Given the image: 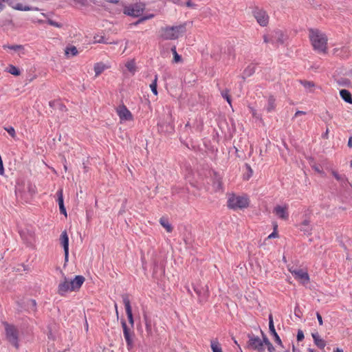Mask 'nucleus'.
Segmentation results:
<instances>
[{
    "instance_id": "1",
    "label": "nucleus",
    "mask_w": 352,
    "mask_h": 352,
    "mask_svg": "<svg viewBox=\"0 0 352 352\" xmlns=\"http://www.w3.org/2000/svg\"><path fill=\"white\" fill-rule=\"evenodd\" d=\"M190 22H184L179 25L166 26L160 29V36L164 40H175L186 32V27Z\"/></svg>"
},
{
    "instance_id": "2",
    "label": "nucleus",
    "mask_w": 352,
    "mask_h": 352,
    "mask_svg": "<svg viewBox=\"0 0 352 352\" xmlns=\"http://www.w3.org/2000/svg\"><path fill=\"white\" fill-rule=\"evenodd\" d=\"M309 38L315 50L326 52L327 37L318 29H309Z\"/></svg>"
},
{
    "instance_id": "3",
    "label": "nucleus",
    "mask_w": 352,
    "mask_h": 352,
    "mask_svg": "<svg viewBox=\"0 0 352 352\" xmlns=\"http://www.w3.org/2000/svg\"><path fill=\"white\" fill-rule=\"evenodd\" d=\"M143 319L145 324L146 338L149 342L157 343L160 339V332L158 328L145 313L143 314Z\"/></svg>"
},
{
    "instance_id": "4",
    "label": "nucleus",
    "mask_w": 352,
    "mask_h": 352,
    "mask_svg": "<svg viewBox=\"0 0 352 352\" xmlns=\"http://www.w3.org/2000/svg\"><path fill=\"white\" fill-rule=\"evenodd\" d=\"M249 199L246 196H236L234 194L228 199L227 206L230 209L236 210L246 208L249 206Z\"/></svg>"
},
{
    "instance_id": "5",
    "label": "nucleus",
    "mask_w": 352,
    "mask_h": 352,
    "mask_svg": "<svg viewBox=\"0 0 352 352\" xmlns=\"http://www.w3.org/2000/svg\"><path fill=\"white\" fill-rule=\"evenodd\" d=\"M6 336L8 342L16 349L19 346V332L17 329L12 324H5Z\"/></svg>"
},
{
    "instance_id": "6",
    "label": "nucleus",
    "mask_w": 352,
    "mask_h": 352,
    "mask_svg": "<svg viewBox=\"0 0 352 352\" xmlns=\"http://www.w3.org/2000/svg\"><path fill=\"white\" fill-rule=\"evenodd\" d=\"M248 341L247 342V347L248 349L258 352L265 351L263 342H261V339L258 336H255L253 333H249L248 335Z\"/></svg>"
},
{
    "instance_id": "7",
    "label": "nucleus",
    "mask_w": 352,
    "mask_h": 352,
    "mask_svg": "<svg viewBox=\"0 0 352 352\" xmlns=\"http://www.w3.org/2000/svg\"><path fill=\"white\" fill-rule=\"evenodd\" d=\"M144 9L145 6L144 4L136 3L124 7L123 12L128 16L138 17L141 16Z\"/></svg>"
},
{
    "instance_id": "8",
    "label": "nucleus",
    "mask_w": 352,
    "mask_h": 352,
    "mask_svg": "<svg viewBox=\"0 0 352 352\" xmlns=\"http://www.w3.org/2000/svg\"><path fill=\"white\" fill-rule=\"evenodd\" d=\"M193 289L198 296V300L200 303H204L208 300L209 297V290L207 285L204 286H194Z\"/></svg>"
},
{
    "instance_id": "9",
    "label": "nucleus",
    "mask_w": 352,
    "mask_h": 352,
    "mask_svg": "<svg viewBox=\"0 0 352 352\" xmlns=\"http://www.w3.org/2000/svg\"><path fill=\"white\" fill-rule=\"evenodd\" d=\"M253 15L260 25L264 27L267 25L269 16L265 10L256 8L253 11Z\"/></svg>"
},
{
    "instance_id": "10",
    "label": "nucleus",
    "mask_w": 352,
    "mask_h": 352,
    "mask_svg": "<svg viewBox=\"0 0 352 352\" xmlns=\"http://www.w3.org/2000/svg\"><path fill=\"white\" fill-rule=\"evenodd\" d=\"M122 301L124 305L126 313L127 315V318L129 320V324L131 325V327H133L134 324V320L132 313V309L131 306L130 300L129 298V296L126 294L122 295Z\"/></svg>"
},
{
    "instance_id": "11",
    "label": "nucleus",
    "mask_w": 352,
    "mask_h": 352,
    "mask_svg": "<svg viewBox=\"0 0 352 352\" xmlns=\"http://www.w3.org/2000/svg\"><path fill=\"white\" fill-rule=\"evenodd\" d=\"M117 113L121 120H132L133 115L124 104L119 105L116 109Z\"/></svg>"
},
{
    "instance_id": "12",
    "label": "nucleus",
    "mask_w": 352,
    "mask_h": 352,
    "mask_svg": "<svg viewBox=\"0 0 352 352\" xmlns=\"http://www.w3.org/2000/svg\"><path fill=\"white\" fill-rule=\"evenodd\" d=\"M291 272L296 279L300 280L302 284L305 285L309 282V276L307 272L302 270H294Z\"/></svg>"
},
{
    "instance_id": "13",
    "label": "nucleus",
    "mask_w": 352,
    "mask_h": 352,
    "mask_svg": "<svg viewBox=\"0 0 352 352\" xmlns=\"http://www.w3.org/2000/svg\"><path fill=\"white\" fill-rule=\"evenodd\" d=\"M23 303L24 306H21V308L19 309V312L26 311L29 313H35L36 311V302L34 299H28L25 302H23Z\"/></svg>"
},
{
    "instance_id": "14",
    "label": "nucleus",
    "mask_w": 352,
    "mask_h": 352,
    "mask_svg": "<svg viewBox=\"0 0 352 352\" xmlns=\"http://www.w3.org/2000/svg\"><path fill=\"white\" fill-rule=\"evenodd\" d=\"M121 324L123 329L124 337L126 342L127 349L130 350L133 347V342L129 331V329L128 328L125 320H122L121 321Z\"/></svg>"
},
{
    "instance_id": "15",
    "label": "nucleus",
    "mask_w": 352,
    "mask_h": 352,
    "mask_svg": "<svg viewBox=\"0 0 352 352\" xmlns=\"http://www.w3.org/2000/svg\"><path fill=\"white\" fill-rule=\"evenodd\" d=\"M60 241L61 245L63 247L65 260L67 262L68 261L69 256V237L65 230L61 233L60 236Z\"/></svg>"
},
{
    "instance_id": "16",
    "label": "nucleus",
    "mask_w": 352,
    "mask_h": 352,
    "mask_svg": "<svg viewBox=\"0 0 352 352\" xmlns=\"http://www.w3.org/2000/svg\"><path fill=\"white\" fill-rule=\"evenodd\" d=\"M85 278L83 276L77 275L73 280H70L71 291H78L82 285Z\"/></svg>"
},
{
    "instance_id": "17",
    "label": "nucleus",
    "mask_w": 352,
    "mask_h": 352,
    "mask_svg": "<svg viewBox=\"0 0 352 352\" xmlns=\"http://www.w3.org/2000/svg\"><path fill=\"white\" fill-rule=\"evenodd\" d=\"M71 291L70 281L64 276V280L59 283L58 286V293L59 295L63 296L67 292Z\"/></svg>"
},
{
    "instance_id": "18",
    "label": "nucleus",
    "mask_w": 352,
    "mask_h": 352,
    "mask_svg": "<svg viewBox=\"0 0 352 352\" xmlns=\"http://www.w3.org/2000/svg\"><path fill=\"white\" fill-rule=\"evenodd\" d=\"M274 212L281 219L286 220L289 218V213L287 212V206H281L278 205L274 208Z\"/></svg>"
},
{
    "instance_id": "19",
    "label": "nucleus",
    "mask_w": 352,
    "mask_h": 352,
    "mask_svg": "<svg viewBox=\"0 0 352 352\" xmlns=\"http://www.w3.org/2000/svg\"><path fill=\"white\" fill-rule=\"evenodd\" d=\"M56 195L58 197L57 201L58 204L60 212L65 216H67L66 208L64 206L63 189H59L56 192Z\"/></svg>"
},
{
    "instance_id": "20",
    "label": "nucleus",
    "mask_w": 352,
    "mask_h": 352,
    "mask_svg": "<svg viewBox=\"0 0 352 352\" xmlns=\"http://www.w3.org/2000/svg\"><path fill=\"white\" fill-rule=\"evenodd\" d=\"M314 344L320 349H323L326 346V342L320 338L318 332L311 333Z\"/></svg>"
},
{
    "instance_id": "21",
    "label": "nucleus",
    "mask_w": 352,
    "mask_h": 352,
    "mask_svg": "<svg viewBox=\"0 0 352 352\" xmlns=\"http://www.w3.org/2000/svg\"><path fill=\"white\" fill-rule=\"evenodd\" d=\"M3 47L5 50L8 48L14 52H18L19 55L25 54L24 46L22 45H4Z\"/></svg>"
},
{
    "instance_id": "22",
    "label": "nucleus",
    "mask_w": 352,
    "mask_h": 352,
    "mask_svg": "<svg viewBox=\"0 0 352 352\" xmlns=\"http://www.w3.org/2000/svg\"><path fill=\"white\" fill-rule=\"evenodd\" d=\"M300 230L306 235L311 234L312 228L309 225V221L305 219L300 224Z\"/></svg>"
},
{
    "instance_id": "23",
    "label": "nucleus",
    "mask_w": 352,
    "mask_h": 352,
    "mask_svg": "<svg viewBox=\"0 0 352 352\" xmlns=\"http://www.w3.org/2000/svg\"><path fill=\"white\" fill-rule=\"evenodd\" d=\"M340 96L346 102L349 104L352 103V95L348 90L341 89L340 91Z\"/></svg>"
},
{
    "instance_id": "24",
    "label": "nucleus",
    "mask_w": 352,
    "mask_h": 352,
    "mask_svg": "<svg viewBox=\"0 0 352 352\" xmlns=\"http://www.w3.org/2000/svg\"><path fill=\"white\" fill-rule=\"evenodd\" d=\"M276 99L273 96H270L267 100V104L266 105V110L267 112L273 111L276 108Z\"/></svg>"
},
{
    "instance_id": "25",
    "label": "nucleus",
    "mask_w": 352,
    "mask_h": 352,
    "mask_svg": "<svg viewBox=\"0 0 352 352\" xmlns=\"http://www.w3.org/2000/svg\"><path fill=\"white\" fill-rule=\"evenodd\" d=\"M272 38L274 39V43H277L278 44H283V34L280 30H276L273 33Z\"/></svg>"
},
{
    "instance_id": "26",
    "label": "nucleus",
    "mask_w": 352,
    "mask_h": 352,
    "mask_svg": "<svg viewBox=\"0 0 352 352\" xmlns=\"http://www.w3.org/2000/svg\"><path fill=\"white\" fill-rule=\"evenodd\" d=\"M210 347L212 352H223L221 344L217 339L210 341Z\"/></svg>"
},
{
    "instance_id": "27",
    "label": "nucleus",
    "mask_w": 352,
    "mask_h": 352,
    "mask_svg": "<svg viewBox=\"0 0 352 352\" xmlns=\"http://www.w3.org/2000/svg\"><path fill=\"white\" fill-rule=\"evenodd\" d=\"M105 69V65L102 63H96L94 65V72L96 76L101 74Z\"/></svg>"
},
{
    "instance_id": "28",
    "label": "nucleus",
    "mask_w": 352,
    "mask_h": 352,
    "mask_svg": "<svg viewBox=\"0 0 352 352\" xmlns=\"http://www.w3.org/2000/svg\"><path fill=\"white\" fill-rule=\"evenodd\" d=\"M65 53L67 56H69V54L74 56L78 54V50L75 46L69 45L65 48Z\"/></svg>"
},
{
    "instance_id": "29",
    "label": "nucleus",
    "mask_w": 352,
    "mask_h": 352,
    "mask_svg": "<svg viewBox=\"0 0 352 352\" xmlns=\"http://www.w3.org/2000/svg\"><path fill=\"white\" fill-rule=\"evenodd\" d=\"M255 72V67L253 65L248 66L243 72V78L251 76Z\"/></svg>"
},
{
    "instance_id": "30",
    "label": "nucleus",
    "mask_w": 352,
    "mask_h": 352,
    "mask_svg": "<svg viewBox=\"0 0 352 352\" xmlns=\"http://www.w3.org/2000/svg\"><path fill=\"white\" fill-rule=\"evenodd\" d=\"M160 224L168 232H171L173 230L172 226L168 223V221L163 218L160 219Z\"/></svg>"
},
{
    "instance_id": "31",
    "label": "nucleus",
    "mask_w": 352,
    "mask_h": 352,
    "mask_svg": "<svg viewBox=\"0 0 352 352\" xmlns=\"http://www.w3.org/2000/svg\"><path fill=\"white\" fill-rule=\"evenodd\" d=\"M170 50L173 54V62L179 63L182 61V56L177 54L176 47L175 45L171 47Z\"/></svg>"
},
{
    "instance_id": "32",
    "label": "nucleus",
    "mask_w": 352,
    "mask_h": 352,
    "mask_svg": "<svg viewBox=\"0 0 352 352\" xmlns=\"http://www.w3.org/2000/svg\"><path fill=\"white\" fill-rule=\"evenodd\" d=\"M8 72L10 74H11L14 76H19L21 74L19 69L12 65H9V67L8 68Z\"/></svg>"
},
{
    "instance_id": "33",
    "label": "nucleus",
    "mask_w": 352,
    "mask_h": 352,
    "mask_svg": "<svg viewBox=\"0 0 352 352\" xmlns=\"http://www.w3.org/2000/svg\"><path fill=\"white\" fill-rule=\"evenodd\" d=\"M331 173L332 175L335 177V179L338 182H344L347 180L344 175H340L338 172L335 170H333Z\"/></svg>"
},
{
    "instance_id": "34",
    "label": "nucleus",
    "mask_w": 352,
    "mask_h": 352,
    "mask_svg": "<svg viewBox=\"0 0 352 352\" xmlns=\"http://www.w3.org/2000/svg\"><path fill=\"white\" fill-rule=\"evenodd\" d=\"M157 75L156 74L155 76L154 80H153L152 83L150 85V87H151V91L155 96L157 95Z\"/></svg>"
},
{
    "instance_id": "35",
    "label": "nucleus",
    "mask_w": 352,
    "mask_h": 352,
    "mask_svg": "<svg viewBox=\"0 0 352 352\" xmlns=\"http://www.w3.org/2000/svg\"><path fill=\"white\" fill-rule=\"evenodd\" d=\"M245 167L246 168L247 173H246V175H245L244 179L246 180H248L252 177V175L253 174V170H252L250 165L248 164H245Z\"/></svg>"
},
{
    "instance_id": "36",
    "label": "nucleus",
    "mask_w": 352,
    "mask_h": 352,
    "mask_svg": "<svg viewBox=\"0 0 352 352\" xmlns=\"http://www.w3.org/2000/svg\"><path fill=\"white\" fill-rule=\"evenodd\" d=\"M125 66L129 72L132 73L135 72V63L134 60H130L127 62Z\"/></svg>"
},
{
    "instance_id": "37",
    "label": "nucleus",
    "mask_w": 352,
    "mask_h": 352,
    "mask_svg": "<svg viewBox=\"0 0 352 352\" xmlns=\"http://www.w3.org/2000/svg\"><path fill=\"white\" fill-rule=\"evenodd\" d=\"M300 84L307 89H309L315 86L314 83L312 81L307 80H300Z\"/></svg>"
},
{
    "instance_id": "38",
    "label": "nucleus",
    "mask_w": 352,
    "mask_h": 352,
    "mask_svg": "<svg viewBox=\"0 0 352 352\" xmlns=\"http://www.w3.org/2000/svg\"><path fill=\"white\" fill-rule=\"evenodd\" d=\"M153 17H154V14H148L146 16H141L134 24L135 25L140 24L144 21H145L148 19H152Z\"/></svg>"
},
{
    "instance_id": "39",
    "label": "nucleus",
    "mask_w": 352,
    "mask_h": 352,
    "mask_svg": "<svg viewBox=\"0 0 352 352\" xmlns=\"http://www.w3.org/2000/svg\"><path fill=\"white\" fill-rule=\"evenodd\" d=\"M221 96L226 100V101L230 104H231V98L229 95V90L228 89H225L223 91H221Z\"/></svg>"
},
{
    "instance_id": "40",
    "label": "nucleus",
    "mask_w": 352,
    "mask_h": 352,
    "mask_svg": "<svg viewBox=\"0 0 352 352\" xmlns=\"http://www.w3.org/2000/svg\"><path fill=\"white\" fill-rule=\"evenodd\" d=\"M4 129L9 133V135L12 138H14L16 137V132H15V129H14V127L9 126L7 127H4Z\"/></svg>"
},
{
    "instance_id": "41",
    "label": "nucleus",
    "mask_w": 352,
    "mask_h": 352,
    "mask_svg": "<svg viewBox=\"0 0 352 352\" xmlns=\"http://www.w3.org/2000/svg\"><path fill=\"white\" fill-rule=\"evenodd\" d=\"M269 330L270 333L275 331V327L273 321V317L272 314L269 315Z\"/></svg>"
},
{
    "instance_id": "42",
    "label": "nucleus",
    "mask_w": 352,
    "mask_h": 352,
    "mask_svg": "<svg viewBox=\"0 0 352 352\" xmlns=\"http://www.w3.org/2000/svg\"><path fill=\"white\" fill-rule=\"evenodd\" d=\"M272 336H273V337L274 338V340L275 342L278 344V345H280V346H283L282 344V341L279 337V336L278 335V333H276V330L273 332H271L270 333Z\"/></svg>"
},
{
    "instance_id": "43",
    "label": "nucleus",
    "mask_w": 352,
    "mask_h": 352,
    "mask_svg": "<svg viewBox=\"0 0 352 352\" xmlns=\"http://www.w3.org/2000/svg\"><path fill=\"white\" fill-rule=\"evenodd\" d=\"M94 39H95V41H96V43H106V44L109 43V42H107V41L104 39V36H94Z\"/></svg>"
},
{
    "instance_id": "44",
    "label": "nucleus",
    "mask_w": 352,
    "mask_h": 352,
    "mask_svg": "<svg viewBox=\"0 0 352 352\" xmlns=\"http://www.w3.org/2000/svg\"><path fill=\"white\" fill-rule=\"evenodd\" d=\"M296 338H297V341L298 342H300V341H302L304 339L305 336H304V333H303V331L302 330L299 329L298 331Z\"/></svg>"
},
{
    "instance_id": "45",
    "label": "nucleus",
    "mask_w": 352,
    "mask_h": 352,
    "mask_svg": "<svg viewBox=\"0 0 352 352\" xmlns=\"http://www.w3.org/2000/svg\"><path fill=\"white\" fill-rule=\"evenodd\" d=\"M261 333L263 336V340H261V342H263V345L265 344L267 346L268 344H271L267 336L263 331H261Z\"/></svg>"
},
{
    "instance_id": "46",
    "label": "nucleus",
    "mask_w": 352,
    "mask_h": 352,
    "mask_svg": "<svg viewBox=\"0 0 352 352\" xmlns=\"http://www.w3.org/2000/svg\"><path fill=\"white\" fill-rule=\"evenodd\" d=\"M294 314L296 317L300 318L301 311L298 307L294 309Z\"/></svg>"
},
{
    "instance_id": "47",
    "label": "nucleus",
    "mask_w": 352,
    "mask_h": 352,
    "mask_svg": "<svg viewBox=\"0 0 352 352\" xmlns=\"http://www.w3.org/2000/svg\"><path fill=\"white\" fill-rule=\"evenodd\" d=\"M263 40L265 43H274V39L272 37L271 38H269L267 36L264 35Z\"/></svg>"
},
{
    "instance_id": "48",
    "label": "nucleus",
    "mask_w": 352,
    "mask_h": 352,
    "mask_svg": "<svg viewBox=\"0 0 352 352\" xmlns=\"http://www.w3.org/2000/svg\"><path fill=\"white\" fill-rule=\"evenodd\" d=\"M316 316H317V319H318L319 324L322 325L323 321H322V318L321 315L318 312H317Z\"/></svg>"
},
{
    "instance_id": "49",
    "label": "nucleus",
    "mask_w": 352,
    "mask_h": 352,
    "mask_svg": "<svg viewBox=\"0 0 352 352\" xmlns=\"http://www.w3.org/2000/svg\"><path fill=\"white\" fill-rule=\"evenodd\" d=\"M349 82V80L348 79L344 78L342 79L341 80H339L338 83L341 85H346Z\"/></svg>"
},
{
    "instance_id": "50",
    "label": "nucleus",
    "mask_w": 352,
    "mask_h": 352,
    "mask_svg": "<svg viewBox=\"0 0 352 352\" xmlns=\"http://www.w3.org/2000/svg\"><path fill=\"white\" fill-rule=\"evenodd\" d=\"M49 23L53 26L60 28L61 25L58 22L54 21L52 20L49 21Z\"/></svg>"
},
{
    "instance_id": "51",
    "label": "nucleus",
    "mask_w": 352,
    "mask_h": 352,
    "mask_svg": "<svg viewBox=\"0 0 352 352\" xmlns=\"http://www.w3.org/2000/svg\"><path fill=\"white\" fill-rule=\"evenodd\" d=\"M217 184V188L218 189H221V182L220 181V179H217L216 182H214V185H216Z\"/></svg>"
},
{
    "instance_id": "52",
    "label": "nucleus",
    "mask_w": 352,
    "mask_h": 352,
    "mask_svg": "<svg viewBox=\"0 0 352 352\" xmlns=\"http://www.w3.org/2000/svg\"><path fill=\"white\" fill-rule=\"evenodd\" d=\"M23 302H25V300H18L16 302V304H17V311H19V309L21 308V306H24V304L23 303Z\"/></svg>"
},
{
    "instance_id": "53",
    "label": "nucleus",
    "mask_w": 352,
    "mask_h": 352,
    "mask_svg": "<svg viewBox=\"0 0 352 352\" xmlns=\"http://www.w3.org/2000/svg\"><path fill=\"white\" fill-rule=\"evenodd\" d=\"M267 350L269 352H274L275 351V349L274 347V346L272 345V344H270L267 346Z\"/></svg>"
},
{
    "instance_id": "54",
    "label": "nucleus",
    "mask_w": 352,
    "mask_h": 352,
    "mask_svg": "<svg viewBox=\"0 0 352 352\" xmlns=\"http://www.w3.org/2000/svg\"><path fill=\"white\" fill-rule=\"evenodd\" d=\"M186 6L190 8H193L195 6V3H193L191 0L186 1Z\"/></svg>"
},
{
    "instance_id": "55",
    "label": "nucleus",
    "mask_w": 352,
    "mask_h": 352,
    "mask_svg": "<svg viewBox=\"0 0 352 352\" xmlns=\"http://www.w3.org/2000/svg\"><path fill=\"white\" fill-rule=\"evenodd\" d=\"M306 114V112L305 111H297L295 113V117L298 116H301V115H305Z\"/></svg>"
},
{
    "instance_id": "56",
    "label": "nucleus",
    "mask_w": 352,
    "mask_h": 352,
    "mask_svg": "<svg viewBox=\"0 0 352 352\" xmlns=\"http://www.w3.org/2000/svg\"><path fill=\"white\" fill-rule=\"evenodd\" d=\"M72 1H74L75 3H78L81 5H85V3L87 2V0H72Z\"/></svg>"
},
{
    "instance_id": "57",
    "label": "nucleus",
    "mask_w": 352,
    "mask_h": 352,
    "mask_svg": "<svg viewBox=\"0 0 352 352\" xmlns=\"http://www.w3.org/2000/svg\"><path fill=\"white\" fill-rule=\"evenodd\" d=\"M277 236H278V234L275 231H274L272 233H271L269 235L268 238H270V239L274 238V237H276Z\"/></svg>"
},
{
    "instance_id": "58",
    "label": "nucleus",
    "mask_w": 352,
    "mask_h": 352,
    "mask_svg": "<svg viewBox=\"0 0 352 352\" xmlns=\"http://www.w3.org/2000/svg\"><path fill=\"white\" fill-rule=\"evenodd\" d=\"M348 146L352 148V136L349 138L348 141Z\"/></svg>"
},
{
    "instance_id": "59",
    "label": "nucleus",
    "mask_w": 352,
    "mask_h": 352,
    "mask_svg": "<svg viewBox=\"0 0 352 352\" xmlns=\"http://www.w3.org/2000/svg\"><path fill=\"white\" fill-rule=\"evenodd\" d=\"M292 351L293 352H300V351L298 349H296L294 346L292 347Z\"/></svg>"
},
{
    "instance_id": "60",
    "label": "nucleus",
    "mask_w": 352,
    "mask_h": 352,
    "mask_svg": "<svg viewBox=\"0 0 352 352\" xmlns=\"http://www.w3.org/2000/svg\"><path fill=\"white\" fill-rule=\"evenodd\" d=\"M333 352H344L342 349H339V348H336Z\"/></svg>"
},
{
    "instance_id": "61",
    "label": "nucleus",
    "mask_w": 352,
    "mask_h": 352,
    "mask_svg": "<svg viewBox=\"0 0 352 352\" xmlns=\"http://www.w3.org/2000/svg\"><path fill=\"white\" fill-rule=\"evenodd\" d=\"M328 133H329V129H327L326 130L325 133L322 135V137H323V138H327V134H328Z\"/></svg>"
},
{
    "instance_id": "62",
    "label": "nucleus",
    "mask_w": 352,
    "mask_h": 352,
    "mask_svg": "<svg viewBox=\"0 0 352 352\" xmlns=\"http://www.w3.org/2000/svg\"><path fill=\"white\" fill-rule=\"evenodd\" d=\"M228 53H229V54H232V48L229 47V48L228 49Z\"/></svg>"
},
{
    "instance_id": "63",
    "label": "nucleus",
    "mask_w": 352,
    "mask_h": 352,
    "mask_svg": "<svg viewBox=\"0 0 352 352\" xmlns=\"http://www.w3.org/2000/svg\"><path fill=\"white\" fill-rule=\"evenodd\" d=\"M168 126L170 127V129L171 131H173V126H172V124H168Z\"/></svg>"
},
{
    "instance_id": "64",
    "label": "nucleus",
    "mask_w": 352,
    "mask_h": 352,
    "mask_svg": "<svg viewBox=\"0 0 352 352\" xmlns=\"http://www.w3.org/2000/svg\"><path fill=\"white\" fill-rule=\"evenodd\" d=\"M190 126V124L188 122L186 125H185V128H187V127H189Z\"/></svg>"
}]
</instances>
